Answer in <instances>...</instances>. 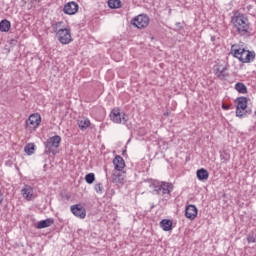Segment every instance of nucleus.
Wrapping results in <instances>:
<instances>
[{"mask_svg":"<svg viewBox=\"0 0 256 256\" xmlns=\"http://www.w3.org/2000/svg\"><path fill=\"white\" fill-rule=\"evenodd\" d=\"M11 29V22L7 19H4L0 22V31L2 33H7Z\"/></svg>","mask_w":256,"mask_h":256,"instance_id":"nucleus-21","label":"nucleus"},{"mask_svg":"<svg viewBox=\"0 0 256 256\" xmlns=\"http://www.w3.org/2000/svg\"><path fill=\"white\" fill-rule=\"evenodd\" d=\"M176 27L179 31H181V29H183V25L181 24V22H177L176 23Z\"/></svg>","mask_w":256,"mask_h":256,"instance_id":"nucleus-32","label":"nucleus"},{"mask_svg":"<svg viewBox=\"0 0 256 256\" xmlns=\"http://www.w3.org/2000/svg\"><path fill=\"white\" fill-rule=\"evenodd\" d=\"M94 189L98 195H103V184L102 183H97L94 186Z\"/></svg>","mask_w":256,"mask_h":256,"instance_id":"nucleus-28","label":"nucleus"},{"mask_svg":"<svg viewBox=\"0 0 256 256\" xmlns=\"http://www.w3.org/2000/svg\"><path fill=\"white\" fill-rule=\"evenodd\" d=\"M198 213H199V210L197 209V206L193 204H190L185 208V217L190 221H195V219H197Z\"/></svg>","mask_w":256,"mask_h":256,"instance_id":"nucleus-10","label":"nucleus"},{"mask_svg":"<svg viewBox=\"0 0 256 256\" xmlns=\"http://www.w3.org/2000/svg\"><path fill=\"white\" fill-rule=\"evenodd\" d=\"M236 117L240 119L245 115L251 114V110H247V97L241 96L236 99Z\"/></svg>","mask_w":256,"mask_h":256,"instance_id":"nucleus-3","label":"nucleus"},{"mask_svg":"<svg viewBox=\"0 0 256 256\" xmlns=\"http://www.w3.org/2000/svg\"><path fill=\"white\" fill-rule=\"evenodd\" d=\"M160 227H162L163 231H171L173 229V222L171 220L163 219L160 222Z\"/></svg>","mask_w":256,"mask_h":256,"instance_id":"nucleus-22","label":"nucleus"},{"mask_svg":"<svg viewBox=\"0 0 256 256\" xmlns=\"http://www.w3.org/2000/svg\"><path fill=\"white\" fill-rule=\"evenodd\" d=\"M242 57L245 59V57H247V53H244Z\"/></svg>","mask_w":256,"mask_h":256,"instance_id":"nucleus-34","label":"nucleus"},{"mask_svg":"<svg viewBox=\"0 0 256 256\" xmlns=\"http://www.w3.org/2000/svg\"><path fill=\"white\" fill-rule=\"evenodd\" d=\"M70 211L79 219H85V217H87V210H85V207H83L81 204L72 205Z\"/></svg>","mask_w":256,"mask_h":256,"instance_id":"nucleus-9","label":"nucleus"},{"mask_svg":"<svg viewBox=\"0 0 256 256\" xmlns=\"http://www.w3.org/2000/svg\"><path fill=\"white\" fill-rule=\"evenodd\" d=\"M63 11L66 15H75L79 11V4L77 2H68L64 6Z\"/></svg>","mask_w":256,"mask_h":256,"instance_id":"nucleus-11","label":"nucleus"},{"mask_svg":"<svg viewBox=\"0 0 256 256\" xmlns=\"http://www.w3.org/2000/svg\"><path fill=\"white\" fill-rule=\"evenodd\" d=\"M110 119L113 121V123H121V121H125L127 123V119H125V116L121 117V110L119 109H113L110 113Z\"/></svg>","mask_w":256,"mask_h":256,"instance_id":"nucleus-13","label":"nucleus"},{"mask_svg":"<svg viewBox=\"0 0 256 256\" xmlns=\"http://www.w3.org/2000/svg\"><path fill=\"white\" fill-rule=\"evenodd\" d=\"M196 177L199 181H207V179H209V171L205 168L198 169Z\"/></svg>","mask_w":256,"mask_h":256,"instance_id":"nucleus-17","label":"nucleus"},{"mask_svg":"<svg viewBox=\"0 0 256 256\" xmlns=\"http://www.w3.org/2000/svg\"><path fill=\"white\" fill-rule=\"evenodd\" d=\"M56 38L62 45H69L73 38L71 37V29L64 28L60 33L56 34Z\"/></svg>","mask_w":256,"mask_h":256,"instance_id":"nucleus-8","label":"nucleus"},{"mask_svg":"<svg viewBox=\"0 0 256 256\" xmlns=\"http://www.w3.org/2000/svg\"><path fill=\"white\" fill-rule=\"evenodd\" d=\"M39 125H41V115L39 113H34L26 120L25 129L26 131H29V133H33V131H37Z\"/></svg>","mask_w":256,"mask_h":256,"instance_id":"nucleus-4","label":"nucleus"},{"mask_svg":"<svg viewBox=\"0 0 256 256\" xmlns=\"http://www.w3.org/2000/svg\"><path fill=\"white\" fill-rule=\"evenodd\" d=\"M111 179L112 183H115L116 185H123L125 181V175L123 172L116 170L112 173Z\"/></svg>","mask_w":256,"mask_h":256,"instance_id":"nucleus-12","label":"nucleus"},{"mask_svg":"<svg viewBox=\"0 0 256 256\" xmlns=\"http://www.w3.org/2000/svg\"><path fill=\"white\" fill-rule=\"evenodd\" d=\"M234 89H236L242 95L247 93V86H245L243 82H237L234 86Z\"/></svg>","mask_w":256,"mask_h":256,"instance_id":"nucleus-23","label":"nucleus"},{"mask_svg":"<svg viewBox=\"0 0 256 256\" xmlns=\"http://www.w3.org/2000/svg\"><path fill=\"white\" fill-rule=\"evenodd\" d=\"M231 22L235 33H237L239 37H243L244 39L251 37V22H249V18H247L245 14L235 12Z\"/></svg>","mask_w":256,"mask_h":256,"instance_id":"nucleus-1","label":"nucleus"},{"mask_svg":"<svg viewBox=\"0 0 256 256\" xmlns=\"http://www.w3.org/2000/svg\"><path fill=\"white\" fill-rule=\"evenodd\" d=\"M24 151L27 155H33L35 153V144L29 143L24 147Z\"/></svg>","mask_w":256,"mask_h":256,"instance_id":"nucleus-26","label":"nucleus"},{"mask_svg":"<svg viewBox=\"0 0 256 256\" xmlns=\"http://www.w3.org/2000/svg\"><path fill=\"white\" fill-rule=\"evenodd\" d=\"M149 22V16L146 14H140L134 17L131 21L132 25L137 27V29H145L146 27H149Z\"/></svg>","mask_w":256,"mask_h":256,"instance_id":"nucleus-7","label":"nucleus"},{"mask_svg":"<svg viewBox=\"0 0 256 256\" xmlns=\"http://www.w3.org/2000/svg\"><path fill=\"white\" fill-rule=\"evenodd\" d=\"M171 191H173V184L161 182L160 193H162V195H171Z\"/></svg>","mask_w":256,"mask_h":256,"instance_id":"nucleus-16","label":"nucleus"},{"mask_svg":"<svg viewBox=\"0 0 256 256\" xmlns=\"http://www.w3.org/2000/svg\"><path fill=\"white\" fill-rule=\"evenodd\" d=\"M53 223H55V220H53V218L41 220L37 224V229H46V227H51V225H53Z\"/></svg>","mask_w":256,"mask_h":256,"instance_id":"nucleus-19","label":"nucleus"},{"mask_svg":"<svg viewBox=\"0 0 256 256\" xmlns=\"http://www.w3.org/2000/svg\"><path fill=\"white\" fill-rule=\"evenodd\" d=\"M230 53L241 63H251L255 59V52L246 50L239 44H233Z\"/></svg>","mask_w":256,"mask_h":256,"instance_id":"nucleus-2","label":"nucleus"},{"mask_svg":"<svg viewBox=\"0 0 256 256\" xmlns=\"http://www.w3.org/2000/svg\"><path fill=\"white\" fill-rule=\"evenodd\" d=\"M22 195L26 201H31L33 199V188L31 186H25L22 189Z\"/></svg>","mask_w":256,"mask_h":256,"instance_id":"nucleus-18","label":"nucleus"},{"mask_svg":"<svg viewBox=\"0 0 256 256\" xmlns=\"http://www.w3.org/2000/svg\"><path fill=\"white\" fill-rule=\"evenodd\" d=\"M91 126V121L87 118H82L78 120V127L81 129V131H86V129H89Z\"/></svg>","mask_w":256,"mask_h":256,"instance_id":"nucleus-20","label":"nucleus"},{"mask_svg":"<svg viewBox=\"0 0 256 256\" xmlns=\"http://www.w3.org/2000/svg\"><path fill=\"white\" fill-rule=\"evenodd\" d=\"M51 29L55 35H59L60 32H62L65 28V22L59 21V22H54L51 25Z\"/></svg>","mask_w":256,"mask_h":256,"instance_id":"nucleus-15","label":"nucleus"},{"mask_svg":"<svg viewBox=\"0 0 256 256\" xmlns=\"http://www.w3.org/2000/svg\"><path fill=\"white\" fill-rule=\"evenodd\" d=\"M150 189H153L156 195H161V182L154 181L150 184Z\"/></svg>","mask_w":256,"mask_h":256,"instance_id":"nucleus-24","label":"nucleus"},{"mask_svg":"<svg viewBox=\"0 0 256 256\" xmlns=\"http://www.w3.org/2000/svg\"><path fill=\"white\" fill-rule=\"evenodd\" d=\"M222 109H224V111H229V109H231V105H229V104H222Z\"/></svg>","mask_w":256,"mask_h":256,"instance_id":"nucleus-31","label":"nucleus"},{"mask_svg":"<svg viewBox=\"0 0 256 256\" xmlns=\"http://www.w3.org/2000/svg\"><path fill=\"white\" fill-rule=\"evenodd\" d=\"M85 181L88 183V185H93L95 182V174L94 173H89L85 176Z\"/></svg>","mask_w":256,"mask_h":256,"instance_id":"nucleus-27","label":"nucleus"},{"mask_svg":"<svg viewBox=\"0 0 256 256\" xmlns=\"http://www.w3.org/2000/svg\"><path fill=\"white\" fill-rule=\"evenodd\" d=\"M221 161H223V163H228L229 159H231V156L228 153H224L221 154Z\"/></svg>","mask_w":256,"mask_h":256,"instance_id":"nucleus-29","label":"nucleus"},{"mask_svg":"<svg viewBox=\"0 0 256 256\" xmlns=\"http://www.w3.org/2000/svg\"><path fill=\"white\" fill-rule=\"evenodd\" d=\"M3 203V192L0 190V205Z\"/></svg>","mask_w":256,"mask_h":256,"instance_id":"nucleus-33","label":"nucleus"},{"mask_svg":"<svg viewBox=\"0 0 256 256\" xmlns=\"http://www.w3.org/2000/svg\"><path fill=\"white\" fill-rule=\"evenodd\" d=\"M108 7L110 9H119V7H121V1L120 0H108Z\"/></svg>","mask_w":256,"mask_h":256,"instance_id":"nucleus-25","label":"nucleus"},{"mask_svg":"<svg viewBox=\"0 0 256 256\" xmlns=\"http://www.w3.org/2000/svg\"><path fill=\"white\" fill-rule=\"evenodd\" d=\"M113 165L116 171H123V169H125V160L123 157L117 155L113 159Z\"/></svg>","mask_w":256,"mask_h":256,"instance_id":"nucleus-14","label":"nucleus"},{"mask_svg":"<svg viewBox=\"0 0 256 256\" xmlns=\"http://www.w3.org/2000/svg\"><path fill=\"white\" fill-rule=\"evenodd\" d=\"M213 70L217 79H220V81H227V78L229 77V64L218 63L214 65Z\"/></svg>","mask_w":256,"mask_h":256,"instance_id":"nucleus-6","label":"nucleus"},{"mask_svg":"<svg viewBox=\"0 0 256 256\" xmlns=\"http://www.w3.org/2000/svg\"><path fill=\"white\" fill-rule=\"evenodd\" d=\"M61 145V136L55 135L47 139L45 142L46 153H52V155H56L57 152L55 149H59Z\"/></svg>","mask_w":256,"mask_h":256,"instance_id":"nucleus-5","label":"nucleus"},{"mask_svg":"<svg viewBox=\"0 0 256 256\" xmlns=\"http://www.w3.org/2000/svg\"><path fill=\"white\" fill-rule=\"evenodd\" d=\"M247 241H248V243H256L255 235L254 234H249L247 236Z\"/></svg>","mask_w":256,"mask_h":256,"instance_id":"nucleus-30","label":"nucleus"}]
</instances>
